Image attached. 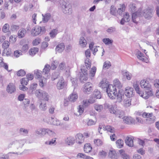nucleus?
I'll list each match as a JSON object with an SVG mask.
<instances>
[{"label":"nucleus","instance_id":"412c9836","mask_svg":"<svg viewBox=\"0 0 159 159\" xmlns=\"http://www.w3.org/2000/svg\"><path fill=\"white\" fill-rule=\"evenodd\" d=\"M78 98L77 94L75 92H73L70 94L69 97V99L71 102H74L76 101Z\"/></svg>","mask_w":159,"mask_h":159},{"label":"nucleus","instance_id":"c85d7f7f","mask_svg":"<svg viewBox=\"0 0 159 159\" xmlns=\"http://www.w3.org/2000/svg\"><path fill=\"white\" fill-rule=\"evenodd\" d=\"M10 45L9 42L7 41H5L2 44V48L4 49L2 55L3 56L4 55V54H5V52H6V49Z\"/></svg>","mask_w":159,"mask_h":159},{"label":"nucleus","instance_id":"c9c22d12","mask_svg":"<svg viewBox=\"0 0 159 159\" xmlns=\"http://www.w3.org/2000/svg\"><path fill=\"white\" fill-rule=\"evenodd\" d=\"M40 109L43 111L46 110L47 109L46 103L45 101H40V103L39 106Z\"/></svg>","mask_w":159,"mask_h":159},{"label":"nucleus","instance_id":"9b49d317","mask_svg":"<svg viewBox=\"0 0 159 159\" xmlns=\"http://www.w3.org/2000/svg\"><path fill=\"white\" fill-rule=\"evenodd\" d=\"M81 71L83 73L82 76L81 75L80 77V80L82 82H84V81L87 80L88 79L87 77V70L84 69V66L82 67L81 68Z\"/></svg>","mask_w":159,"mask_h":159},{"label":"nucleus","instance_id":"4d7b16f0","mask_svg":"<svg viewBox=\"0 0 159 159\" xmlns=\"http://www.w3.org/2000/svg\"><path fill=\"white\" fill-rule=\"evenodd\" d=\"M133 86L136 91L139 94V92H140L141 91L139 90V87L137 82L134 83L133 84Z\"/></svg>","mask_w":159,"mask_h":159},{"label":"nucleus","instance_id":"39448f33","mask_svg":"<svg viewBox=\"0 0 159 159\" xmlns=\"http://www.w3.org/2000/svg\"><path fill=\"white\" fill-rule=\"evenodd\" d=\"M106 92L108 96L112 99H114L116 97L117 89L115 86L110 84L107 89Z\"/></svg>","mask_w":159,"mask_h":159},{"label":"nucleus","instance_id":"603ef678","mask_svg":"<svg viewBox=\"0 0 159 159\" xmlns=\"http://www.w3.org/2000/svg\"><path fill=\"white\" fill-rule=\"evenodd\" d=\"M124 113L123 111L121 110H117L115 115L118 117L123 118H124Z\"/></svg>","mask_w":159,"mask_h":159},{"label":"nucleus","instance_id":"20e7f679","mask_svg":"<svg viewBox=\"0 0 159 159\" xmlns=\"http://www.w3.org/2000/svg\"><path fill=\"white\" fill-rule=\"evenodd\" d=\"M36 95L39 98H41L40 101H48L50 96L46 92L41 90H37L35 93Z\"/></svg>","mask_w":159,"mask_h":159},{"label":"nucleus","instance_id":"473e14b6","mask_svg":"<svg viewBox=\"0 0 159 159\" xmlns=\"http://www.w3.org/2000/svg\"><path fill=\"white\" fill-rule=\"evenodd\" d=\"M96 68L95 66L92 67L89 73V76L91 79H93V77L94 76L96 72Z\"/></svg>","mask_w":159,"mask_h":159},{"label":"nucleus","instance_id":"5701e85b","mask_svg":"<svg viewBox=\"0 0 159 159\" xmlns=\"http://www.w3.org/2000/svg\"><path fill=\"white\" fill-rule=\"evenodd\" d=\"M125 142L126 144L128 146L132 147L133 146V141L131 137L127 136L126 137Z\"/></svg>","mask_w":159,"mask_h":159},{"label":"nucleus","instance_id":"a211bd4d","mask_svg":"<svg viewBox=\"0 0 159 159\" xmlns=\"http://www.w3.org/2000/svg\"><path fill=\"white\" fill-rule=\"evenodd\" d=\"M123 121L125 123L128 124H134L135 123V120L130 116L125 117Z\"/></svg>","mask_w":159,"mask_h":159},{"label":"nucleus","instance_id":"338daca9","mask_svg":"<svg viewBox=\"0 0 159 159\" xmlns=\"http://www.w3.org/2000/svg\"><path fill=\"white\" fill-rule=\"evenodd\" d=\"M98 155L101 158H104L107 155V153L103 151H101L99 152Z\"/></svg>","mask_w":159,"mask_h":159},{"label":"nucleus","instance_id":"7ed1b4c3","mask_svg":"<svg viewBox=\"0 0 159 159\" xmlns=\"http://www.w3.org/2000/svg\"><path fill=\"white\" fill-rule=\"evenodd\" d=\"M136 115L138 116H140L142 115L143 117L146 118V119L147 122L148 123L151 124L153 123L155 120V117L153 116L152 113H147L146 112H144L143 113L139 112H136Z\"/></svg>","mask_w":159,"mask_h":159},{"label":"nucleus","instance_id":"69168bd1","mask_svg":"<svg viewBox=\"0 0 159 159\" xmlns=\"http://www.w3.org/2000/svg\"><path fill=\"white\" fill-rule=\"evenodd\" d=\"M94 143L98 146H101L102 144V141L99 139L94 140Z\"/></svg>","mask_w":159,"mask_h":159},{"label":"nucleus","instance_id":"aec40b11","mask_svg":"<svg viewBox=\"0 0 159 159\" xmlns=\"http://www.w3.org/2000/svg\"><path fill=\"white\" fill-rule=\"evenodd\" d=\"M108 156L111 159H117L118 158V156L115 150H110Z\"/></svg>","mask_w":159,"mask_h":159},{"label":"nucleus","instance_id":"4be33fe9","mask_svg":"<svg viewBox=\"0 0 159 159\" xmlns=\"http://www.w3.org/2000/svg\"><path fill=\"white\" fill-rule=\"evenodd\" d=\"M65 45L64 43H61L58 44L56 47L55 50L56 52L61 53L64 50Z\"/></svg>","mask_w":159,"mask_h":159},{"label":"nucleus","instance_id":"58836bf2","mask_svg":"<svg viewBox=\"0 0 159 159\" xmlns=\"http://www.w3.org/2000/svg\"><path fill=\"white\" fill-rule=\"evenodd\" d=\"M95 109L98 112L101 111L103 109V106L102 105L95 104L94 105Z\"/></svg>","mask_w":159,"mask_h":159},{"label":"nucleus","instance_id":"0e129e2a","mask_svg":"<svg viewBox=\"0 0 159 159\" xmlns=\"http://www.w3.org/2000/svg\"><path fill=\"white\" fill-rule=\"evenodd\" d=\"M125 6L123 5L121 6V7L118 8L117 10V13H119L120 15H121L122 12L125 11Z\"/></svg>","mask_w":159,"mask_h":159},{"label":"nucleus","instance_id":"6e6d98bb","mask_svg":"<svg viewBox=\"0 0 159 159\" xmlns=\"http://www.w3.org/2000/svg\"><path fill=\"white\" fill-rule=\"evenodd\" d=\"M21 84L22 85H26L29 81L28 78H24L21 80Z\"/></svg>","mask_w":159,"mask_h":159},{"label":"nucleus","instance_id":"37998d69","mask_svg":"<svg viewBox=\"0 0 159 159\" xmlns=\"http://www.w3.org/2000/svg\"><path fill=\"white\" fill-rule=\"evenodd\" d=\"M85 64L86 68L87 69H89L90 68L91 63L89 58H87L85 59Z\"/></svg>","mask_w":159,"mask_h":159},{"label":"nucleus","instance_id":"f3484780","mask_svg":"<svg viewBox=\"0 0 159 159\" xmlns=\"http://www.w3.org/2000/svg\"><path fill=\"white\" fill-rule=\"evenodd\" d=\"M130 17L129 13L126 12L125 15H124L122 19L120 22L121 24L123 25L125 23L128 22L130 20Z\"/></svg>","mask_w":159,"mask_h":159},{"label":"nucleus","instance_id":"052dcab7","mask_svg":"<svg viewBox=\"0 0 159 159\" xmlns=\"http://www.w3.org/2000/svg\"><path fill=\"white\" fill-rule=\"evenodd\" d=\"M58 68L61 71L65 70L66 66L65 63L64 62H61L60 63L59 65Z\"/></svg>","mask_w":159,"mask_h":159},{"label":"nucleus","instance_id":"bf43d9fd","mask_svg":"<svg viewBox=\"0 0 159 159\" xmlns=\"http://www.w3.org/2000/svg\"><path fill=\"white\" fill-rule=\"evenodd\" d=\"M9 28V25L8 24H5L2 28V31L4 33L7 32Z\"/></svg>","mask_w":159,"mask_h":159},{"label":"nucleus","instance_id":"bb28decb","mask_svg":"<svg viewBox=\"0 0 159 159\" xmlns=\"http://www.w3.org/2000/svg\"><path fill=\"white\" fill-rule=\"evenodd\" d=\"M87 44V42L84 37H82L80 38L79 41L80 46L82 48L85 47Z\"/></svg>","mask_w":159,"mask_h":159},{"label":"nucleus","instance_id":"0eeeda50","mask_svg":"<svg viewBox=\"0 0 159 159\" xmlns=\"http://www.w3.org/2000/svg\"><path fill=\"white\" fill-rule=\"evenodd\" d=\"M45 29L44 27H41L38 26L34 27L32 30L31 34L33 36H36L41 33L45 32Z\"/></svg>","mask_w":159,"mask_h":159},{"label":"nucleus","instance_id":"09e8293b","mask_svg":"<svg viewBox=\"0 0 159 159\" xmlns=\"http://www.w3.org/2000/svg\"><path fill=\"white\" fill-rule=\"evenodd\" d=\"M50 66L49 65H46L43 70V72L44 74H48L50 70Z\"/></svg>","mask_w":159,"mask_h":159},{"label":"nucleus","instance_id":"f03ea898","mask_svg":"<svg viewBox=\"0 0 159 159\" xmlns=\"http://www.w3.org/2000/svg\"><path fill=\"white\" fill-rule=\"evenodd\" d=\"M60 3L64 13L70 14L72 13L71 5L67 1V0H61Z\"/></svg>","mask_w":159,"mask_h":159},{"label":"nucleus","instance_id":"1a4fd4ad","mask_svg":"<svg viewBox=\"0 0 159 159\" xmlns=\"http://www.w3.org/2000/svg\"><path fill=\"white\" fill-rule=\"evenodd\" d=\"M93 84L89 82H87L84 84L83 91L84 93L87 94L90 93L93 90Z\"/></svg>","mask_w":159,"mask_h":159},{"label":"nucleus","instance_id":"6ab92c4d","mask_svg":"<svg viewBox=\"0 0 159 159\" xmlns=\"http://www.w3.org/2000/svg\"><path fill=\"white\" fill-rule=\"evenodd\" d=\"M109 85H110V84H108V82L104 79L102 80L99 84V86L102 89H105L106 90L107 88Z\"/></svg>","mask_w":159,"mask_h":159},{"label":"nucleus","instance_id":"5fc2aeb1","mask_svg":"<svg viewBox=\"0 0 159 159\" xmlns=\"http://www.w3.org/2000/svg\"><path fill=\"white\" fill-rule=\"evenodd\" d=\"M24 103V107L25 109L29 106L30 103V100L28 99H25L23 102Z\"/></svg>","mask_w":159,"mask_h":159},{"label":"nucleus","instance_id":"ddd939ff","mask_svg":"<svg viewBox=\"0 0 159 159\" xmlns=\"http://www.w3.org/2000/svg\"><path fill=\"white\" fill-rule=\"evenodd\" d=\"M145 90V93H142V92L140 91V92L139 93V95L144 98L145 99H147L149 97L151 96L152 95V92L151 90Z\"/></svg>","mask_w":159,"mask_h":159},{"label":"nucleus","instance_id":"f257e3e1","mask_svg":"<svg viewBox=\"0 0 159 159\" xmlns=\"http://www.w3.org/2000/svg\"><path fill=\"white\" fill-rule=\"evenodd\" d=\"M25 143L24 140H15L10 143L8 145L7 148H11L15 152H10L9 153L20 154L22 147Z\"/></svg>","mask_w":159,"mask_h":159},{"label":"nucleus","instance_id":"680f3d73","mask_svg":"<svg viewBox=\"0 0 159 159\" xmlns=\"http://www.w3.org/2000/svg\"><path fill=\"white\" fill-rule=\"evenodd\" d=\"M78 109V112L79 113V114H77V115L79 116L81 115L83 113L84 110V108L83 105H80L79 106Z\"/></svg>","mask_w":159,"mask_h":159},{"label":"nucleus","instance_id":"de8ad7c7","mask_svg":"<svg viewBox=\"0 0 159 159\" xmlns=\"http://www.w3.org/2000/svg\"><path fill=\"white\" fill-rule=\"evenodd\" d=\"M108 107L110 113L115 115L117 110H116V107L112 105H110Z\"/></svg>","mask_w":159,"mask_h":159},{"label":"nucleus","instance_id":"c03bdc74","mask_svg":"<svg viewBox=\"0 0 159 159\" xmlns=\"http://www.w3.org/2000/svg\"><path fill=\"white\" fill-rule=\"evenodd\" d=\"M102 41L106 45L112 44L113 42V40L112 39H110L109 38H107L103 39Z\"/></svg>","mask_w":159,"mask_h":159},{"label":"nucleus","instance_id":"7c9ffc66","mask_svg":"<svg viewBox=\"0 0 159 159\" xmlns=\"http://www.w3.org/2000/svg\"><path fill=\"white\" fill-rule=\"evenodd\" d=\"M39 79V85L41 87H43L46 85L47 83L46 79L43 77H41V78Z\"/></svg>","mask_w":159,"mask_h":159},{"label":"nucleus","instance_id":"774afa93","mask_svg":"<svg viewBox=\"0 0 159 159\" xmlns=\"http://www.w3.org/2000/svg\"><path fill=\"white\" fill-rule=\"evenodd\" d=\"M20 133L22 134H26L28 133V131L27 129L23 128H21L20 130Z\"/></svg>","mask_w":159,"mask_h":159},{"label":"nucleus","instance_id":"72a5a7b5","mask_svg":"<svg viewBox=\"0 0 159 159\" xmlns=\"http://www.w3.org/2000/svg\"><path fill=\"white\" fill-rule=\"evenodd\" d=\"M43 16V20L44 22H46L49 20L51 17V15L49 13L45 14L44 15H42Z\"/></svg>","mask_w":159,"mask_h":159},{"label":"nucleus","instance_id":"79ce46f5","mask_svg":"<svg viewBox=\"0 0 159 159\" xmlns=\"http://www.w3.org/2000/svg\"><path fill=\"white\" fill-rule=\"evenodd\" d=\"M93 96L94 98L97 99H100L101 98V95L99 91L98 90H95L93 93Z\"/></svg>","mask_w":159,"mask_h":159},{"label":"nucleus","instance_id":"e2e57ef3","mask_svg":"<svg viewBox=\"0 0 159 159\" xmlns=\"http://www.w3.org/2000/svg\"><path fill=\"white\" fill-rule=\"evenodd\" d=\"M56 138H54L49 141H46L45 142V144L46 145H52L54 144L56 142Z\"/></svg>","mask_w":159,"mask_h":159},{"label":"nucleus","instance_id":"c756f323","mask_svg":"<svg viewBox=\"0 0 159 159\" xmlns=\"http://www.w3.org/2000/svg\"><path fill=\"white\" fill-rule=\"evenodd\" d=\"M141 13L139 11H136L135 12L133 13L132 15V20L134 23H136L137 21L136 19L141 14Z\"/></svg>","mask_w":159,"mask_h":159},{"label":"nucleus","instance_id":"b1692460","mask_svg":"<svg viewBox=\"0 0 159 159\" xmlns=\"http://www.w3.org/2000/svg\"><path fill=\"white\" fill-rule=\"evenodd\" d=\"M137 52V58L143 61L146 62V61L147 60V59L145 57L143 53L139 51H138Z\"/></svg>","mask_w":159,"mask_h":159},{"label":"nucleus","instance_id":"a18cd8bd","mask_svg":"<svg viewBox=\"0 0 159 159\" xmlns=\"http://www.w3.org/2000/svg\"><path fill=\"white\" fill-rule=\"evenodd\" d=\"M39 49L37 48H33L29 51V54L31 56H34L38 52Z\"/></svg>","mask_w":159,"mask_h":159},{"label":"nucleus","instance_id":"a19ab883","mask_svg":"<svg viewBox=\"0 0 159 159\" xmlns=\"http://www.w3.org/2000/svg\"><path fill=\"white\" fill-rule=\"evenodd\" d=\"M111 66V64L110 61H106L104 63L102 67L103 69H109Z\"/></svg>","mask_w":159,"mask_h":159},{"label":"nucleus","instance_id":"4468645a","mask_svg":"<svg viewBox=\"0 0 159 159\" xmlns=\"http://www.w3.org/2000/svg\"><path fill=\"white\" fill-rule=\"evenodd\" d=\"M16 87L12 83H9L7 86L6 91L9 93H12L16 91Z\"/></svg>","mask_w":159,"mask_h":159},{"label":"nucleus","instance_id":"864d4df0","mask_svg":"<svg viewBox=\"0 0 159 159\" xmlns=\"http://www.w3.org/2000/svg\"><path fill=\"white\" fill-rule=\"evenodd\" d=\"M41 71L36 70L34 71V73L36 77L38 79H39L42 77L41 76Z\"/></svg>","mask_w":159,"mask_h":159},{"label":"nucleus","instance_id":"6e6552de","mask_svg":"<svg viewBox=\"0 0 159 159\" xmlns=\"http://www.w3.org/2000/svg\"><path fill=\"white\" fill-rule=\"evenodd\" d=\"M140 85L141 87L145 90H151V85L148 81L142 80L140 82Z\"/></svg>","mask_w":159,"mask_h":159},{"label":"nucleus","instance_id":"8fccbe9b","mask_svg":"<svg viewBox=\"0 0 159 159\" xmlns=\"http://www.w3.org/2000/svg\"><path fill=\"white\" fill-rule=\"evenodd\" d=\"M122 74L124 76H126V79L128 80H131L132 77V75L128 71L123 72Z\"/></svg>","mask_w":159,"mask_h":159},{"label":"nucleus","instance_id":"3c124183","mask_svg":"<svg viewBox=\"0 0 159 159\" xmlns=\"http://www.w3.org/2000/svg\"><path fill=\"white\" fill-rule=\"evenodd\" d=\"M110 12L111 15L116 16L117 14V10L114 6H112L111 7Z\"/></svg>","mask_w":159,"mask_h":159},{"label":"nucleus","instance_id":"13d9d810","mask_svg":"<svg viewBox=\"0 0 159 159\" xmlns=\"http://www.w3.org/2000/svg\"><path fill=\"white\" fill-rule=\"evenodd\" d=\"M58 62L57 61H53L50 66V68L53 70L55 69L57 67Z\"/></svg>","mask_w":159,"mask_h":159},{"label":"nucleus","instance_id":"49530a36","mask_svg":"<svg viewBox=\"0 0 159 159\" xmlns=\"http://www.w3.org/2000/svg\"><path fill=\"white\" fill-rule=\"evenodd\" d=\"M124 106L127 107L131 105V100L129 99H125L123 101Z\"/></svg>","mask_w":159,"mask_h":159},{"label":"nucleus","instance_id":"2eb2a0df","mask_svg":"<svg viewBox=\"0 0 159 159\" xmlns=\"http://www.w3.org/2000/svg\"><path fill=\"white\" fill-rule=\"evenodd\" d=\"M124 93L122 89L119 90L118 92L116 94V97L117 98V101L118 102H121L123 99V98L124 97Z\"/></svg>","mask_w":159,"mask_h":159},{"label":"nucleus","instance_id":"393cba45","mask_svg":"<svg viewBox=\"0 0 159 159\" xmlns=\"http://www.w3.org/2000/svg\"><path fill=\"white\" fill-rule=\"evenodd\" d=\"M143 15L145 18L149 19L152 16V13L150 10L147 9L145 10Z\"/></svg>","mask_w":159,"mask_h":159},{"label":"nucleus","instance_id":"f704fd0d","mask_svg":"<svg viewBox=\"0 0 159 159\" xmlns=\"http://www.w3.org/2000/svg\"><path fill=\"white\" fill-rule=\"evenodd\" d=\"M65 141L67 144L70 145H73L74 143L75 140L73 137H69L66 139Z\"/></svg>","mask_w":159,"mask_h":159},{"label":"nucleus","instance_id":"cd10ccee","mask_svg":"<svg viewBox=\"0 0 159 159\" xmlns=\"http://www.w3.org/2000/svg\"><path fill=\"white\" fill-rule=\"evenodd\" d=\"M52 120L51 121L52 123L54 125L57 126H62L63 125L62 123L59 120L57 119H54L53 118H51Z\"/></svg>","mask_w":159,"mask_h":159},{"label":"nucleus","instance_id":"dca6fc26","mask_svg":"<svg viewBox=\"0 0 159 159\" xmlns=\"http://www.w3.org/2000/svg\"><path fill=\"white\" fill-rule=\"evenodd\" d=\"M65 85V81L63 78H61L57 83V86L58 89H63Z\"/></svg>","mask_w":159,"mask_h":159},{"label":"nucleus","instance_id":"2f4dec72","mask_svg":"<svg viewBox=\"0 0 159 159\" xmlns=\"http://www.w3.org/2000/svg\"><path fill=\"white\" fill-rule=\"evenodd\" d=\"M92 149V148L89 143H87L84 146V151L86 153L90 152Z\"/></svg>","mask_w":159,"mask_h":159},{"label":"nucleus","instance_id":"423d86ee","mask_svg":"<svg viewBox=\"0 0 159 159\" xmlns=\"http://www.w3.org/2000/svg\"><path fill=\"white\" fill-rule=\"evenodd\" d=\"M98 130V132L101 134H102V132L103 131L105 130H107V132H110L113 133L115 132V129L114 128L109 125L104 126L103 125H99Z\"/></svg>","mask_w":159,"mask_h":159},{"label":"nucleus","instance_id":"4c0bfd02","mask_svg":"<svg viewBox=\"0 0 159 159\" xmlns=\"http://www.w3.org/2000/svg\"><path fill=\"white\" fill-rule=\"evenodd\" d=\"M119 152L121 157L124 159H129V156L125 153V152L124 150L121 149L119 150Z\"/></svg>","mask_w":159,"mask_h":159},{"label":"nucleus","instance_id":"ea45409f","mask_svg":"<svg viewBox=\"0 0 159 159\" xmlns=\"http://www.w3.org/2000/svg\"><path fill=\"white\" fill-rule=\"evenodd\" d=\"M116 146L118 148H121L123 146L124 141L121 139L117 140L116 142Z\"/></svg>","mask_w":159,"mask_h":159},{"label":"nucleus","instance_id":"f8f14e48","mask_svg":"<svg viewBox=\"0 0 159 159\" xmlns=\"http://www.w3.org/2000/svg\"><path fill=\"white\" fill-rule=\"evenodd\" d=\"M76 142L79 144H81L84 141V138L83 134L81 133L77 134L75 136Z\"/></svg>","mask_w":159,"mask_h":159},{"label":"nucleus","instance_id":"a878e982","mask_svg":"<svg viewBox=\"0 0 159 159\" xmlns=\"http://www.w3.org/2000/svg\"><path fill=\"white\" fill-rule=\"evenodd\" d=\"M26 30L24 28L20 29L18 31V36L19 38H21L24 37L26 33Z\"/></svg>","mask_w":159,"mask_h":159},{"label":"nucleus","instance_id":"9d476101","mask_svg":"<svg viewBox=\"0 0 159 159\" xmlns=\"http://www.w3.org/2000/svg\"><path fill=\"white\" fill-rule=\"evenodd\" d=\"M134 93L133 88L130 87H127L125 88L124 93L125 95L128 98L132 97Z\"/></svg>","mask_w":159,"mask_h":159},{"label":"nucleus","instance_id":"e433bc0d","mask_svg":"<svg viewBox=\"0 0 159 159\" xmlns=\"http://www.w3.org/2000/svg\"><path fill=\"white\" fill-rule=\"evenodd\" d=\"M58 33V30L57 29H54L52 30L49 33L50 37L52 38H55Z\"/></svg>","mask_w":159,"mask_h":159}]
</instances>
